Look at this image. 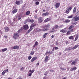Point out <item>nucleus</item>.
<instances>
[{
	"mask_svg": "<svg viewBox=\"0 0 79 79\" xmlns=\"http://www.w3.org/2000/svg\"><path fill=\"white\" fill-rule=\"evenodd\" d=\"M22 31V29H20L18 31V33H15L14 34L13 36V38L14 39L16 40V39H18V37H19V34Z\"/></svg>",
	"mask_w": 79,
	"mask_h": 79,
	"instance_id": "nucleus-1",
	"label": "nucleus"
},
{
	"mask_svg": "<svg viewBox=\"0 0 79 79\" xmlns=\"http://www.w3.org/2000/svg\"><path fill=\"white\" fill-rule=\"evenodd\" d=\"M34 21V20L33 19H27L25 21H24V23L26 24L27 23H32Z\"/></svg>",
	"mask_w": 79,
	"mask_h": 79,
	"instance_id": "nucleus-2",
	"label": "nucleus"
},
{
	"mask_svg": "<svg viewBox=\"0 0 79 79\" xmlns=\"http://www.w3.org/2000/svg\"><path fill=\"white\" fill-rule=\"evenodd\" d=\"M79 20V16L78 17H75L73 18L72 20L74 22H76V21H77Z\"/></svg>",
	"mask_w": 79,
	"mask_h": 79,
	"instance_id": "nucleus-3",
	"label": "nucleus"
},
{
	"mask_svg": "<svg viewBox=\"0 0 79 79\" xmlns=\"http://www.w3.org/2000/svg\"><path fill=\"white\" fill-rule=\"evenodd\" d=\"M43 19L42 17H40L38 19V21L39 23H42V21H43Z\"/></svg>",
	"mask_w": 79,
	"mask_h": 79,
	"instance_id": "nucleus-4",
	"label": "nucleus"
},
{
	"mask_svg": "<svg viewBox=\"0 0 79 79\" xmlns=\"http://www.w3.org/2000/svg\"><path fill=\"white\" fill-rule=\"evenodd\" d=\"M45 27L47 28V29H48V28H50V25L47 24L44 26H43V28H45Z\"/></svg>",
	"mask_w": 79,
	"mask_h": 79,
	"instance_id": "nucleus-5",
	"label": "nucleus"
},
{
	"mask_svg": "<svg viewBox=\"0 0 79 79\" xmlns=\"http://www.w3.org/2000/svg\"><path fill=\"white\" fill-rule=\"evenodd\" d=\"M74 26L73 25H71L69 28V29L70 30L71 32H73V27Z\"/></svg>",
	"mask_w": 79,
	"mask_h": 79,
	"instance_id": "nucleus-6",
	"label": "nucleus"
},
{
	"mask_svg": "<svg viewBox=\"0 0 79 79\" xmlns=\"http://www.w3.org/2000/svg\"><path fill=\"white\" fill-rule=\"evenodd\" d=\"M77 62V60H75L72 62L71 64V65H76V63Z\"/></svg>",
	"mask_w": 79,
	"mask_h": 79,
	"instance_id": "nucleus-7",
	"label": "nucleus"
},
{
	"mask_svg": "<svg viewBox=\"0 0 79 79\" xmlns=\"http://www.w3.org/2000/svg\"><path fill=\"white\" fill-rule=\"evenodd\" d=\"M28 28H29V27L27 25H25L23 26V29L25 30H27L28 29Z\"/></svg>",
	"mask_w": 79,
	"mask_h": 79,
	"instance_id": "nucleus-8",
	"label": "nucleus"
},
{
	"mask_svg": "<svg viewBox=\"0 0 79 79\" xmlns=\"http://www.w3.org/2000/svg\"><path fill=\"white\" fill-rule=\"evenodd\" d=\"M37 58L36 56H35L33 57L31 60V62H33V61H35V60H37Z\"/></svg>",
	"mask_w": 79,
	"mask_h": 79,
	"instance_id": "nucleus-9",
	"label": "nucleus"
},
{
	"mask_svg": "<svg viewBox=\"0 0 79 79\" xmlns=\"http://www.w3.org/2000/svg\"><path fill=\"white\" fill-rule=\"evenodd\" d=\"M60 5V3H56V4L55 5L56 8H57L59 7Z\"/></svg>",
	"mask_w": 79,
	"mask_h": 79,
	"instance_id": "nucleus-10",
	"label": "nucleus"
},
{
	"mask_svg": "<svg viewBox=\"0 0 79 79\" xmlns=\"http://www.w3.org/2000/svg\"><path fill=\"white\" fill-rule=\"evenodd\" d=\"M48 15H49V13L48 12H46L45 13L42 14V16H47Z\"/></svg>",
	"mask_w": 79,
	"mask_h": 79,
	"instance_id": "nucleus-11",
	"label": "nucleus"
},
{
	"mask_svg": "<svg viewBox=\"0 0 79 79\" xmlns=\"http://www.w3.org/2000/svg\"><path fill=\"white\" fill-rule=\"evenodd\" d=\"M15 4L18 5H19L21 4V1H17L15 2Z\"/></svg>",
	"mask_w": 79,
	"mask_h": 79,
	"instance_id": "nucleus-12",
	"label": "nucleus"
},
{
	"mask_svg": "<svg viewBox=\"0 0 79 79\" xmlns=\"http://www.w3.org/2000/svg\"><path fill=\"white\" fill-rule=\"evenodd\" d=\"M77 69V68L76 67H73L70 69V71H75Z\"/></svg>",
	"mask_w": 79,
	"mask_h": 79,
	"instance_id": "nucleus-13",
	"label": "nucleus"
},
{
	"mask_svg": "<svg viewBox=\"0 0 79 79\" xmlns=\"http://www.w3.org/2000/svg\"><path fill=\"white\" fill-rule=\"evenodd\" d=\"M49 30V29L47 28H44L42 29V31H43V32H46V31H48Z\"/></svg>",
	"mask_w": 79,
	"mask_h": 79,
	"instance_id": "nucleus-14",
	"label": "nucleus"
},
{
	"mask_svg": "<svg viewBox=\"0 0 79 79\" xmlns=\"http://www.w3.org/2000/svg\"><path fill=\"white\" fill-rule=\"evenodd\" d=\"M51 20V19L50 18H48L44 20V22L45 23H47V22H48V21H50Z\"/></svg>",
	"mask_w": 79,
	"mask_h": 79,
	"instance_id": "nucleus-15",
	"label": "nucleus"
},
{
	"mask_svg": "<svg viewBox=\"0 0 79 79\" xmlns=\"http://www.w3.org/2000/svg\"><path fill=\"white\" fill-rule=\"evenodd\" d=\"M4 29H5V30L6 32H8V31H9V28L7 27H5Z\"/></svg>",
	"mask_w": 79,
	"mask_h": 79,
	"instance_id": "nucleus-16",
	"label": "nucleus"
},
{
	"mask_svg": "<svg viewBox=\"0 0 79 79\" xmlns=\"http://www.w3.org/2000/svg\"><path fill=\"white\" fill-rule=\"evenodd\" d=\"M75 39L74 41H76L77 39H78V37H79V35H75Z\"/></svg>",
	"mask_w": 79,
	"mask_h": 79,
	"instance_id": "nucleus-17",
	"label": "nucleus"
},
{
	"mask_svg": "<svg viewBox=\"0 0 79 79\" xmlns=\"http://www.w3.org/2000/svg\"><path fill=\"white\" fill-rule=\"evenodd\" d=\"M71 21V20L69 19H66L64 21V23H69Z\"/></svg>",
	"mask_w": 79,
	"mask_h": 79,
	"instance_id": "nucleus-18",
	"label": "nucleus"
},
{
	"mask_svg": "<svg viewBox=\"0 0 79 79\" xmlns=\"http://www.w3.org/2000/svg\"><path fill=\"white\" fill-rule=\"evenodd\" d=\"M48 59V56H46L45 59V63H46L47 62Z\"/></svg>",
	"mask_w": 79,
	"mask_h": 79,
	"instance_id": "nucleus-19",
	"label": "nucleus"
},
{
	"mask_svg": "<svg viewBox=\"0 0 79 79\" xmlns=\"http://www.w3.org/2000/svg\"><path fill=\"white\" fill-rule=\"evenodd\" d=\"M17 11H18V10L16 9H15L12 11V13L13 14H15V13H16Z\"/></svg>",
	"mask_w": 79,
	"mask_h": 79,
	"instance_id": "nucleus-20",
	"label": "nucleus"
},
{
	"mask_svg": "<svg viewBox=\"0 0 79 79\" xmlns=\"http://www.w3.org/2000/svg\"><path fill=\"white\" fill-rule=\"evenodd\" d=\"M76 7H75L74 9H73V14L75 13H76Z\"/></svg>",
	"mask_w": 79,
	"mask_h": 79,
	"instance_id": "nucleus-21",
	"label": "nucleus"
},
{
	"mask_svg": "<svg viewBox=\"0 0 79 79\" xmlns=\"http://www.w3.org/2000/svg\"><path fill=\"white\" fill-rule=\"evenodd\" d=\"M78 47H79V45H76L75 46H74V47H73L72 48V50H74V49H76V48H77Z\"/></svg>",
	"mask_w": 79,
	"mask_h": 79,
	"instance_id": "nucleus-22",
	"label": "nucleus"
},
{
	"mask_svg": "<svg viewBox=\"0 0 79 79\" xmlns=\"http://www.w3.org/2000/svg\"><path fill=\"white\" fill-rule=\"evenodd\" d=\"M74 16V15H71L69 16L67 18L69 19L70 18H73Z\"/></svg>",
	"mask_w": 79,
	"mask_h": 79,
	"instance_id": "nucleus-23",
	"label": "nucleus"
},
{
	"mask_svg": "<svg viewBox=\"0 0 79 79\" xmlns=\"http://www.w3.org/2000/svg\"><path fill=\"white\" fill-rule=\"evenodd\" d=\"M36 26V24H33L31 25L30 26V28L31 29H32V27H34V26Z\"/></svg>",
	"mask_w": 79,
	"mask_h": 79,
	"instance_id": "nucleus-24",
	"label": "nucleus"
},
{
	"mask_svg": "<svg viewBox=\"0 0 79 79\" xmlns=\"http://www.w3.org/2000/svg\"><path fill=\"white\" fill-rule=\"evenodd\" d=\"M47 34H48V33H45L43 35V38L44 39H45V37H46V36L47 35Z\"/></svg>",
	"mask_w": 79,
	"mask_h": 79,
	"instance_id": "nucleus-25",
	"label": "nucleus"
},
{
	"mask_svg": "<svg viewBox=\"0 0 79 79\" xmlns=\"http://www.w3.org/2000/svg\"><path fill=\"white\" fill-rule=\"evenodd\" d=\"M71 50V48H65L66 51H69V50Z\"/></svg>",
	"mask_w": 79,
	"mask_h": 79,
	"instance_id": "nucleus-26",
	"label": "nucleus"
},
{
	"mask_svg": "<svg viewBox=\"0 0 79 79\" xmlns=\"http://www.w3.org/2000/svg\"><path fill=\"white\" fill-rule=\"evenodd\" d=\"M60 32H63V33H64L66 32V30H63V29L61 30L60 31Z\"/></svg>",
	"mask_w": 79,
	"mask_h": 79,
	"instance_id": "nucleus-27",
	"label": "nucleus"
},
{
	"mask_svg": "<svg viewBox=\"0 0 79 79\" xmlns=\"http://www.w3.org/2000/svg\"><path fill=\"white\" fill-rule=\"evenodd\" d=\"M32 29H33V28H30V29H29L28 31L27 32V34L30 33V32H31V31Z\"/></svg>",
	"mask_w": 79,
	"mask_h": 79,
	"instance_id": "nucleus-28",
	"label": "nucleus"
},
{
	"mask_svg": "<svg viewBox=\"0 0 79 79\" xmlns=\"http://www.w3.org/2000/svg\"><path fill=\"white\" fill-rule=\"evenodd\" d=\"M6 73V70H5L2 73V75L3 76H4V74H5V73Z\"/></svg>",
	"mask_w": 79,
	"mask_h": 79,
	"instance_id": "nucleus-29",
	"label": "nucleus"
},
{
	"mask_svg": "<svg viewBox=\"0 0 79 79\" xmlns=\"http://www.w3.org/2000/svg\"><path fill=\"white\" fill-rule=\"evenodd\" d=\"M30 11L29 10L27 11L26 13V15H29L30 14Z\"/></svg>",
	"mask_w": 79,
	"mask_h": 79,
	"instance_id": "nucleus-30",
	"label": "nucleus"
},
{
	"mask_svg": "<svg viewBox=\"0 0 79 79\" xmlns=\"http://www.w3.org/2000/svg\"><path fill=\"white\" fill-rule=\"evenodd\" d=\"M17 19L18 20H20L21 19V15H19L17 17Z\"/></svg>",
	"mask_w": 79,
	"mask_h": 79,
	"instance_id": "nucleus-31",
	"label": "nucleus"
},
{
	"mask_svg": "<svg viewBox=\"0 0 79 79\" xmlns=\"http://www.w3.org/2000/svg\"><path fill=\"white\" fill-rule=\"evenodd\" d=\"M6 50H7V48H5L2 49V52H5L6 51Z\"/></svg>",
	"mask_w": 79,
	"mask_h": 79,
	"instance_id": "nucleus-32",
	"label": "nucleus"
},
{
	"mask_svg": "<svg viewBox=\"0 0 79 79\" xmlns=\"http://www.w3.org/2000/svg\"><path fill=\"white\" fill-rule=\"evenodd\" d=\"M14 49H16V48H19V47L17 46H15L13 47Z\"/></svg>",
	"mask_w": 79,
	"mask_h": 79,
	"instance_id": "nucleus-33",
	"label": "nucleus"
},
{
	"mask_svg": "<svg viewBox=\"0 0 79 79\" xmlns=\"http://www.w3.org/2000/svg\"><path fill=\"white\" fill-rule=\"evenodd\" d=\"M29 72L30 73H31V74H32V73H34V70L33 69L32 70H29Z\"/></svg>",
	"mask_w": 79,
	"mask_h": 79,
	"instance_id": "nucleus-34",
	"label": "nucleus"
},
{
	"mask_svg": "<svg viewBox=\"0 0 79 79\" xmlns=\"http://www.w3.org/2000/svg\"><path fill=\"white\" fill-rule=\"evenodd\" d=\"M32 58V56H29L28 57V59L29 60H30Z\"/></svg>",
	"mask_w": 79,
	"mask_h": 79,
	"instance_id": "nucleus-35",
	"label": "nucleus"
},
{
	"mask_svg": "<svg viewBox=\"0 0 79 79\" xmlns=\"http://www.w3.org/2000/svg\"><path fill=\"white\" fill-rule=\"evenodd\" d=\"M69 39H71V40L74 39V37H73V36H70L69 37Z\"/></svg>",
	"mask_w": 79,
	"mask_h": 79,
	"instance_id": "nucleus-36",
	"label": "nucleus"
},
{
	"mask_svg": "<svg viewBox=\"0 0 79 79\" xmlns=\"http://www.w3.org/2000/svg\"><path fill=\"white\" fill-rule=\"evenodd\" d=\"M34 51H31L30 53L31 55H34Z\"/></svg>",
	"mask_w": 79,
	"mask_h": 79,
	"instance_id": "nucleus-37",
	"label": "nucleus"
},
{
	"mask_svg": "<svg viewBox=\"0 0 79 79\" xmlns=\"http://www.w3.org/2000/svg\"><path fill=\"white\" fill-rule=\"evenodd\" d=\"M64 27V26L63 25L59 26V28H62Z\"/></svg>",
	"mask_w": 79,
	"mask_h": 79,
	"instance_id": "nucleus-38",
	"label": "nucleus"
},
{
	"mask_svg": "<svg viewBox=\"0 0 79 79\" xmlns=\"http://www.w3.org/2000/svg\"><path fill=\"white\" fill-rule=\"evenodd\" d=\"M35 3L36 5H39V2L38 1H37L35 2Z\"/></svg>",
	"mask_w": 79,
	"mask_h": 79,
	"instance_id": "nucleus-39",
	"label": "nucleus"
},
{
	"mask_svg": "<svg viewBox=\"0 0 79 79\" xmlns=\"http://www.w3.org/2000/svg\"><path fill=\"white\" fill-rule=\"evenodd\" d=\"M60 69H61V70H62V71H64V70H66V69H64L62 67H60Z\"/></svg>",
	"mask_w": 79,
	"mask_h": 79,
	"instance_id": "nucleus-40",
	"label": "nucleus"
},
{
	"mask_svg": "<svg viewBox=\"0 0 79 79\" xmlns=\"http://www.w3.org/2000/svg\"><path fill=\"white\" fill-rule=\"evenodd\" d=\"M73 7H69L68 8V9L69 10L71 11Z\"/></svg>",
	"mask_w": 79,
	"mask_h": 79,
	"instance_id": "nucleus-41",
	"label": "nucleus"
},
{
	"mask_svg": "<svg viewBox=\"0 0 79 79\" xmlns=\"http://www.w3.org/2000/svg\"><path fill=\"white\" fill-rule=\"evenodd\" d=\"M69 13V10H66V13L67 14H68Z\"/></svg>",
	"mask_w": 79,
	"mask_h": 79,
	"instance_id": "nucleus-42",
	"label": "nucleus"
},
{
	"mask_svg": "<svg viewBox=\"0 0 79 79\" xmlns=\"http://www.w3.org/2000/svg\"><path fill=\"white\" fill-rule=\"evenodd\" d=\"M48 53H49V55H52V53H53V52L52 51L51 52H48Z\"/></svg>",
	"mask_w": 79,
	"mask_h": 79,
	"instance_id": "nucleus-43",
	"label": "nucleus"
},
{
	"mask_svg": "<svg viewBox=\"0 0 79 79\" xmlns=\"http://www.w3.org/2000/svg\"><path fill=\"white\" fill-rule=\"evenodd\" d=\"M32 73H29L28 74V76H30V77H31V76H32Z\"/></svg>",
	"mask_w": 79,
	"mask_h": 79,
	"instance_id": "nucleus-44",
	"label": "nucleus"
},
{
	"mask_svg": "<svg viewBox=\"0 0 79 79\" xmlns=\"http://www.w3.org/2000/svg\"><path fill=\"white\" fill-rule=\"evenodd\" d=\"M35 45H36V46H37V45H38V42L36 41V42H35Z\"/></svg>",
	"mask_w": 79,
	"mask_h": 79,
	"instance_id": "nucleus-45",
	"label": "nucleus"
},
{
	"mask_svg": "<svg viewBox=\"0 0 79 79\" xmlns=\"http://www.w3.org/2000/svg\"><path fill=\"white\" fill-rule=\"evenodd\" d=\"M20 70L21 71H24V68L22 67L20 69Z\"/></svg>",
	"mask_w": 79,
	"mask_h": 79,
	"instance_id": "nucleus-46",
	"label": "nucleus"
},
{
	"mask_svg": "<svg viewBox=\"0 0 79 79\" xmlns=\"http://www.w3.org/2000/svg\"><path fill=\"white\" fill-rule=\"evenodd\" d=\"M54 48L55 50H58V48L57 47H54Z\"/></svg>",
	"mask_w": 79,
	"mask_h": 79,
	"instance_id": "nucleus-47",
	"label": "nucleus"
},
{
	"mask_svg": "<svg viewBox=\"0 0 79 79\" xmlns=\"http://www.w3.org/2000/svg\"><path fill=\"white\" fill-rule=\"evenodd\" d=\"M15 20H16L15 18H14L13 19V20L15 21H14V23H16V22L15 21Z\"/></svg>",
	"mask_w": 79,
	"mask_h": 79,
	"instance_id": "nucleus-48",
	"label": "nucleus"
},
{
	"mask_svg": "<svg viewBox=\"0 0 79 79\" xmlns=\"http://www.w3.org/2000/svg\"><path fill=\"white\" fill-rule=\"evenodd\" d=\"M69 34H70V32L69 31V32H67V35H68Z\"/></svg>",
	"mask_w": 79,
	"mask_h": 79,
	"instance_id": "nucleus-49",
	"label": "nucleus"
},
{
	"mask_svg": "<svg viewBox=\"0 0 79 79\" xmlns=\"http://www.w3.org/2000/svg\"><path fill=\"white\" fill-rule=\"evenodd\" d=\"M50 72H51V73H53L54 72V70H50Z\"/></svg>",
	"mask_w": 79,
	"mask_h": 79,
	"instance_id": "nucleus-50",
	"label": "nucleus"
},
{
	"mask_svg": "<svg viewBox=\"0 0 79 79\" xmlns=\"http://www.w3.org/2000/svg\"><path fill=\"white\" fill-rule=\"evenodd\" d=\"M55 27H56V28H58V27H59V26H58L57 25H56L55 26Z\"/></svg>",
	"mask_w": 79,
	"mask_h": 79,
	"instance_id": "nucleus-51",
	"label": "nucleus"
},
{
	"mask_svg": "<svg viewBox=\"0 0 79 79\" xmlns=\"http://www.w3.org/2000/svg\"><path fill=\"white\" fill-rule=\"evenodd\" d=\"M47 74H48V73H47V72H46L45 73L44 75L45 76H47Z\"/></svg>",
	"mask_w": 79,
	"mask_h": 79,
	"instance_id": "nucleus-52",
	"label": "nucleus"
},
{
	"mask_svg": "<svg viewBox=\"0 0 79 79\" xmlns=\"http://www.w3.org/2000/svg\"><path fill=\"white\" fill-rule=\"evenodd\" d=\"M21 3H23V1L22 0H21L20 2Z\"/></svg>",
	"mask_w": 79,
	"mask_h": 79,
	"instance_id": "nucleus-53",
	"label": "nucleus"
},
{
	"mask_svg": "<svg viewBox=\"0 0 79 79\" xmlns=\"http://www.w3.org/2000/svg\"><path fill=\"white\" fill-rule=\"evenodd\" d=\"M56 45H58V42H56Z\"/></svg>",
	"mask_w": 79,
	"mask_h": 79,
	"instance_id": "nucleus-54",
	"label": "nucleus"
},
{
	"mask_svg": "<svg viewBox=\"0 0 79 79\" xmlns=\"http://www.w3.org/2000/svg\"><path fill=\"white\" fill-rule=\"evenodd\" d=\"M4 37L5 39H7L8 38V37H7V36H5Z\"/></svg>",
	"mask_w": 79,
	"mask_h": 79,
	"instance_id": "nucleus-55",
	"label": "nucleus"
},
{
	"mask_svg": "<svg viewBox=\"0 0 79 79\" xmlns=\"http://www.w3.org/2000/svg\"><path fill=\"white\" fill-rule=\"evenodd\" d=\"M39 65V63H38L36 64V66H38Z\"/></svg>",
	"mask_w": 79,
	"mask_h": 79,
	"instance_id": "nucleus-56",
	"label": "nucleus"
},
{
	"mask_svg": "<svg viewBox=\"0 0 79 79\" xmlns=\"http://www.w3.org/2000/svg\"><path fill=\"white\" fill-rule=\"evenodd\" d=\"M48 52H46L45 53V55H47V54H48Z\"/></svg>",
	"mask_w": 79,
	"mask_h": 79,
	"instance_id": "nucleus-57",
	"label": "nucleus"
},
{
	"mask_svg": "<svg viewBox=\"0 0 79 79\" xmlns=\"http://www.w3.org/2000/svg\"><path fill=\"white\" fill-rule=\"evenodd\" d=\"M55 50V48H53L52 49V51H54Z\"/></svg>",
	"mask_w": 79,
	"mask_h": 79,
	"instance_id": "nucleus-58",
	"label": "nucleus"
},
{
	"mask_svg": "<svg viewBox=\"0 0 79 79\" xmlns=\"http://www.w3.org/2000/svg\"><path fill=\"white\" fill-rule=\"evenodd\" d=\"M66 44H69V43H68V41H66Z\"/></svg>",
	"mask_w": 79,
	"mask_h": 79,
	"instance_id": "nucleus-59",
	"label": "nucleus"
},
{
	"mask_svg": "<svg viewBox=\"0 0 79 79\" xmlns=\"http://www.w3.org/2000/svg\"><path fill=\"white\" fill-rule=\"evenodd\" d=\"M62 79H66V77H64Z\"/></svg>",
	"mask_w": 79,
	"mask_h": 79,
	"instance_id": "nucleus-60",
	"label": "nucleus"
},
{
	"mask_svg": "<svg viewBox=\"0 0 79 79\" xmlns=\"http://www.w3.org/2000/svg\"><path fill=\"white\" fill-rule=\"evenodd\" d=\"M6 72H8V69H7L6 70Z\"/></svg>",
	"mask_w": 79,
	"mask_h": 79,
	"instance_id": "nucleus-61",
	"label": "nucleus"
},
{
	"mask_svg": "<svg viewBox=\"0 0 79 79\" xmlns=\"http://www.w3.org/2000/svg\"><path fill=\"white\" fill-rule=\"evenodd\" d=\"M25 7V6H23L22 7V8H24Z\"/></svg>",
	"mask_w": 79,
	"mask_h": 79,
	"instance_id": "nucleus-62",
	"label": "nucleus"
},
{
	"mask_svg": "<svg viewBox=\"0 0 79 79\" xmlns=\"http://www.w3.org/2000/svg\"><path fill=\"white\" fill-rule=\"evenodd\" d=\"M54 37V36L52 35V36L51 37H52V38H53Z\"/></svg>",
	"mask_w": 79,
	"mask_h": 79,
	"instance_id": "nucleus-63",
	"label": "nucleus"
},
{
	"mask_svg": "<svg viewBox=\"0 0 79 79\" xmlns=\"http://www.w3.org/2000/svg\"><path fill=\"white\" fill-rule=\"evenodd\" d=\"M8 79H12V78L10 77H9V78H8Z\"/></svg>",
	"mask_w": 79,
	"mask_h": 79,
	"instance_id": "nucleus-64",
	"label": "nucleus"
}]
</instances>
